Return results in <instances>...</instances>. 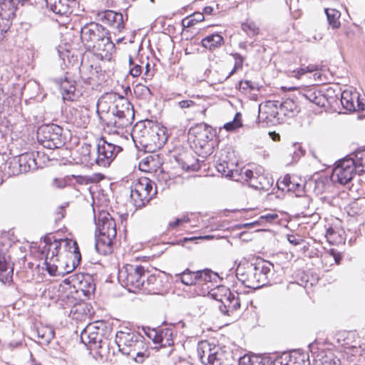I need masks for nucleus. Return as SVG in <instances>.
I'll list each match as a JSON object with an SVG mask.
<instances>
[{"instance_id":"43","label":"nucleus","mask_w":365,"mask_h":365,"mask_svg":"<svg viewBox=\"0 0 365 365\" xmlns=\"http://www.w3.org/2000/svg\"><path fill=\"white\" fill-rule=\"evenodd\" d=\"M130 74L133 77H138L142 73L143 62L139 59H133L129 56Z\"/></svg>"},{"instance_id":"3","label":"nucleus","mask_w":365,"mask_h":365,"mask_svg":"<svg viewBox=\"0 0 365 365\" xmlns=\"http://www.w3.org/2000/svg\"><path fill=\"white\" fill-rule=\"evenodd\" d=\"M109 329L103 321H96L86 326L81 333V341L91 349H98L101 356L110 357L115 354L111 339L107 334Z\"/></svg>"},{"instance_id":"48","label":"nucleus","mask_w":365,"mask_h":365,"mask_svg":"<svg viewBox=\"0 0 365 365\" xmlns=\"http://www.w3.org/2000/svg\"><path fill=\"white\" fill-rule=\"evenodd\" d=\"M242 125L241 115L240 113H236L233 120L225 123L224 125V128L227 131H233L242 127Z\"/></svg>"},{"instance_id":"28","label":"nucleus","mask_w":365,"mask_h":365,"mask_svg":"<svg viewBox=\"0 0 365 365\" xmlns=\"http://www.w3.org/2000/svg\"><path fill=\"white\" fill-rule=\"evenodd\" d=\"M115 44L110 39V37L108 35L106 37L98 41L96 45L95 48H91L90 51H92L97 56L101 59L110 61L112 55L115 52Z\"/></svg>"},{"instance_id":"18","label":"nucleus","mask_w":365,"mask_h":365,"mask_svg":"<svg viewBox=\"0 0 365 365\" xmlns=\"http://www.w3.org/2000/svg\"><path fill=\"white\" fill-rule=\"evenodd\" d=\"M277 187L282 191L292 192L296 196L304 193V181L296 175L287 174L277 182Z\"/></svg>"},{"instance_id":"19","label":"nucleus","mask_w":365,"mask_h":365,"mask_svg":"<svg viewBox=\"0 0 365 365\" xmlns=\"http://www.w3.org/2000/svg\"><path fill=\"white\" fill-rule=\"evenodd\" d=\"M339 94L330 86L321 88V108L325 112H336L339 108Z\"/></svg>"},{"instance_id":"12","label":"nucleus","mask_w":365,"mask_h":365,"mask_svg":"<svg viewBox=\"0 0 365 365\" xmlns=\"http://www.w3.org/2000/svg\"><path fill=\"white\" fill-rule=\"evenodd\" d=\"M197 352L199 359L205 365H220L225 359V351L207 341L198 344Z\"/></svg>"},{"instance_id":"27","label":"nucleus","mask_w":365,"mask_h":365,"mask_svg":"<svg viewBox=\"0 0 365 365\" xmlns=\"http://www.w3.org/2000/svg\"><path fill=\"white\" fill-rule=\"evenodd\" d=\"M46 6L53 13L68 16L73 13L76 0H46Z\"/></svg>"},{"instance_id":"47","label":"nucleus","mask_w":365,"mask_h":365,"mask_svg":"<svg viewBox=\"0 0 365 365\" xmlns=\"http://www.w3.org/2000/svg\"><path fill=\"white\" fill-rule=\"evenodd\" d=\"M322 257L323 261L328 262L331 263V264H332L333 262L336 264H339L341 259L340 255L333 250H331L330 252H325L322 255Z\"/></svg>"},{"instance_id":"6","label":"nucleus","mask_w":365,"mask_h":365,"mask_svg":"<svg viewBox=\"0 0 365 365\" xmlns=\"http://www.w3.org/2000/svg\"><path fill=\"white\" fill-rule=\"evenodd\" d=\"M45 245L42 248V252L46 253L44 264L46 269L51 275L60 276L65 274V270H61L63 264L59 261V246L56 242H52L51 237L44 238Z\"/></svg>"},{"instance_id":"49","label":"nucleus","mask_w":365,"mask_h":365,"mask_svg":"<svg viewBox=\"0 0 365 365\" xmlns=\"http://www.w3.org/2000/svg\"><path fill=\"white\" fill-rule=\"evenodd\" d=\"M317 69L316 66L310 65L306 67L300 68L297 70H294L291 72L290 76L299 78L302 75L307 73H312Z\"/></svg>"},{"instance_id":"62","label":"nucleus","mask_w":365,"mask_h":365,"mask_svg":"<svg viewBox=\"0 0 365 365\" xmlns=\"http://www.w3.org/2000/svg\"><path fill=\"white\" fill-rule=\"evenodd\" d=\"M190 16L195 24L204 20V14L201 12H195Z\"/></svg>"},{"instance_id":"40","label":"nucleus","mask_w":365,"mask_h":365,"mask_svg":"<svg viewBox=\"0 0 365 365\" xmlns=\"http://www.w3.org/2000/svg\"><path fill=\"white\" fill-rule=\"evenodd\" d=\"M217 170L225 177H229L234 180H240V175L238 170H234L229 168L228 163L225 161L218 163L216 165Z\"/></svg>"},{"instance_id":"61","label":"nucleus","mask_w":365,"mask_h":365,"mask_svg":"<svg viewBox=\"0 0 365 365\" xmlns=\"http://www.w3.org/2000/svg\"><path fill=\"white\" fill-rule=\"evenodd\" d=\"M321 364L322 365H338L337 361L331 356H329L327 355L323 357V359L321 360Z\"/></svg>"},{"instance_id":"41","label":"nucleus","mask_w":365,"mask_h":365,"mask_svg":"<svg viewBox=\"0 0 365 365\" xmlns=\"http://www.w3.org/2000/svg\"><path fill=\"white\" fill-rule=\"evenodd\" d=\"M176 277L177 280L179 279L185 285L196 284L197 282L196 272H192L189 269H186L182 273L176 274Z\"/></svg>"},{"instance_id":"11","label":"nucleus","mask_w":365,"mask_h":365,"mask_svg":"<svg viewBox=\"0 0 365 365\" xmlns=\"http://www.w3.org/2000/svg\"><path fill=\"white\" fill-rule=\"evenodd\" d=\"M212 297L222 303L220 306V312L225 315L232 316L234 312L240 307L239 294L232 293L225 287H218L217 290L212 289Z\"/></svg>"},{"instance_id":"36","label":"nucleus","mask_w":365,"mask_h":365,"mask_svg":"<svg viewBox=\"0 0 365 365\" xmlns=\"http://www.w3.org/2000/svg\"><path fill=\"white\" fill-rule=\"evenodd\" d=\"M223 43V38L218 34L209 35L202 40L203 47L210 50H214L220 47Z\"/></svg>"},{"instance_id":"30","label":"nucleus","mask_w":365,"mask_h":365,"mask_svg":"<svg viewBox=\"0 0 365 365\" xmlns=\"http://www.w3.org/2000/svg\"><path fill=\"white\" fill-rule=\"evenodd\" d=\"M163 281L155 274L145 275L143 279V287L140 292L145 294H158L163 292Z\"/></svg>"},{"instance_id":"37","label":"nucleus","mask_w":365,"mask_h":365,"mask_svg":"<svg viewBox=\"0 0 365 365\" xmlns=\"http://www.w3.org/2000/svg\"><path fill=\"white\" fill-rule=\"evenodd\" d=\"M196 276L197 278V284H208L216 282L218 279V274L210 269H204L202 271H197Z\"/></svg>"},{"instance_id":"5","label":"nucleus","mask_w":365,"mask_h":365,"mask_svg":"<svg viewBox=\"0 0 365 365\" xmlns=\"http://www.w3.org/2000/svg\"><path fill=\"white\" fill-rule=\"evenodd\" d=\"M144 278L145 270L141 265L127 264L119 272V279L130 292H140Z\"/></svg>"},{"instance_id":"57","label":"nucleus","mask_w":365,"mask_h":365,"mask_svg":"<svg viewBox=\"0 0 365 365\" xmlns=\"http://www.w3.org/2000/svg\"><path fill=\"white\" fill-rule=\"evenodd\" d=\"M287 240L289 243L294 245H300L304 243V240L299 235H288Z\"/></svg>"},{"instance_id":"20","label":"nucleus","mask_w":365,"mask_h":365,"mask_svg":"<svg viewBox=\"0 0 365 365\" xmlns=\"http://www.w3.org/2000/svg\"><path fill=\"white\" fill-rule=\"evenodd\" d=\"M270 365H309L306 353L294 350L289 354H284L273 361Z\"/></svg>"},{"instance_id":"58","label":"nucleus","mask_w":365,"mask_h":365,"mask_svg":"<svg viewBox=\"0 0 365 365\" xmlns=\"http://www.w3.org/2000/svg\"><path fill=\"white\" fill-rule=\"evenodd\" d=\"M196 105L195 102L192 100H183L178 103V106L181 109H188L194 107Z\"/></svg>"},{"instance_id":"34","label":"nucleus","mask_w":365,"mask_h":365,"mask_svg":"<svg viewBox=\"0 0 365 365\" xmlns=\"http://www.w3.org/2000/svg\"><path fill=\"white\" fill-rule=\"evenodd\" d=\"M327 22L329 28L337 29L341 26V12L335 9L327 8L324 9Z\"/></svg>"},{"instance_id":"25","label":"nucleus","mask_w":365,"mask_h":365,"mask_svg":"<svg viewBox=\"0 0 365 365\" xmlns=\"http://www.w3.org/2000/svg\"><path fill=\"white\" fill-rule=\"evenodd\" d=\"M273 264L267 261H259L254 264V274L256 279V288L267 284L271 274Z\"/></svg>"},{"instance_id":"42","label":"nucleus","mask_w":365,"mask_h":365,"mask_svg":"<svg viewBox=\"0 0 365 365\" xmlns=\"http://www.w3.org/2000/svg\"><path fill=\"white\" fill-rule=\"evenodd\" d=\"M242 30L249 36L255 37L259 34V27L252 20L247 19L241 24Z\"/></svg>"},{"instance_id":"9","label":"nucleus","mask_w":365,"mask_h":365,"mask_svg":"<svg viewBox=\"0 0 365 365\" xmlns=\"http://www.w3.org/2000/svg\"><path fill=\"white\" fill-rule=\"evenodd\" d=\"M356 163L352 158H344L339 160L334 168L326 171L330 175L332 182H337L341 185L349 183L353 178L356 170Z\"/></svg>"},{"instance_id":"52","label":"nucleus","mask_w":365,"mask_h":365,"mask_svg":"<svg viewBox=\"0 0 365 365\" xmlns=\"http://www.w3.org/2000/svg\"><path fill=\"white\" fill-rule=\"evenodd\" d=\"M258 359H259L256 356L245 355L240 358L239 363L240 365H255V364L257 362Z\"/></svg>"},{"instance_id":"14","label":"nucleus","mask_w":365,"mask_h":365,"mask_svg":"<svg viewBox=\"0 0 365 365\" xmlns=\"http://www.w3.org/2000/svg\"><path fill=\"white\" fill-rule=\"evenodd\" d=\"M108 31L101 24L91 22L81 28V38L87 50L95 48V45L108 35Z\"/></svg>"},{"instance_id":"39","label":"nucleus","mask_w":365,"mask_h":365,"mask_svg":"<svg viewBox=\"0 0 365 365\" xmlns=\"http://www.w3.org/2000/svg\"><path fill=\"white\" fill-rule=\"evenodd\" d=\"M89 309L88 305L85 303L74 304L71 309V314L73 319L76 320H84L87 318Z\"/></svg>"},{"instance_id":"8","label":"nucleus","mask_w":365,"mask_h":365,"mask_svg":"<svg viewBox=\"0 0 365 365\" xmlns=\"http://www.w3.org/2000/svg\"><path fill=\"white\" fill-rule=\"evenodd\" d=\"M63 129L55 125H46L38 129L37 138L39 143L48 149H56L64 145L65 139L62 136Z\"/></svg>"},{"instance_id":"60","label":"nucleus","mask_w":365,"mask_h":365,"mask_svg":"<svg viewBox=\"0 0 365 365\" xmlns=\"http://www.w3.org/2000/svg\"><path fill=\"white\" fill-rule=\"evenodd\" d=\"M277 218H278V215L274 212L267 213L265 215H261L259 217L261 220H264L267 222H272Z\"/></svg>"},{"instance_id":"10","label":"nucleus","mask_w":365,"mask_h":365,"mask_svg":"<svg viewBox=\"0 0 365 365\" xmlns=\"http://www.w3.org/2000/svg\"><path fill=\"white\" fill-rule=\"evenodd\" d=\"M259 115L267 114L266 118H275L279 113L282 115L292 117L298 112V106L292 99H287L280 103L279 101H268L263 106H259Z\"/></svg>"},{"instance_id":"45","label":"nucleus","mask_w":365,"mask_h":365,"mask_svg":"<svg viewBox=\"0 0 365 365\" xmlns=\"http://www.w3.org/2000/svg\"><path fill=\"white\" fill-rule=\"evenodd\" d=\"M10 272H12V269L7 262L5 255L2 253L1 250H0V279L3 280L4 277V273H6L5 275L7 277ZM6 279H7V277H6Z\"/></svg>"},{"instance_id":"22","label":"nucleus","mask_w":365,"mask_h":365,"mask_svg":"<svg viewBox=\"0 0 365 365\" xmlns=\"http://www.w3.org/2000/svg\"><path fill=\"white\" fill-rule=\"evenodd\" d=\"M342 107L349 111L364 110L365 105L359 101V93L351 90H344L341 93Z\"/></svg>"},{"instance_id":"35","label":"nucleus","mask_w":365,"mask_h":365,"mask_svg":"<svg viewBox=\"0 0 365 365\" xmlns=\"http://www.w3.org/2000/svg\"><path fill=\"white\" fill-rule=\"evenodd\" d=\"M61 91L64 101H73L77 97L76 94V86L73 83L65 80L61 84Z\"/></svg>"},{"instance_id":"46","label":"nucleus","mask_w":365,"mask_h":365,"mask_svg":"<svg viewBox=\"0 0 365 365\" xmlns=\"http://www.w3.org/2000/svg\"><path fill=\"white\" fill-rule=\"evenodd\" d=\"M319 91L317 90V88L315 87H312V88H308L305 91L304 96L311 103H313L316 104L317 106H319Z\"/></svg>"},{"instance_id":"29","label":"nucleus","mask_w":365,"mask_h":365,"mask_svg":"<svg viewBox=\"0 0 365 365\" xmlns=\"http://www.w3.org/2000/svg\"><path fill=\"white\" fill-rule=\"evenodd\" d=\"M148 336L155 344H159L160 347L171 346L174 344L173 331L171 329H163L160 331L152 329Z\"/></svg>"},{"instance_id":"64","label":"nucleus","mask_w":365,"mask_h":365,"mask_svg":"<svg viewBox=\"0 0 365 365\" xmlns=\"http://www.w3.org/2000/svg\"><path fill=\"white\" fill-rule=\"evenodd\" d=\"M52 186L56 188H63L66 186V182L63 179L54 178L52 181Z\"/></svg>"},{"instance_id":"38","label":"nucleus","mask_w":365,"mask_h":365,"mask_svg":"<svg viewBox=\"0 0 365 365\" xmlns=\"http://www.w3.org/2000/svg\"><path fill=\"white\" fill-rule=\"evenodd\" d=\"M37 334L40 343L48 344L54 337V330L49 326H41L37 328Z\"/></svg>"},{"instance_id":"31","label":"nucleus","mask_w":365,"mask_h":365,"mask_svg":"<svg viewBox=\"0 0 365 365\" xmlns=\"http://www.w3.org/2000/svg\"><path fill=\"white\" fill-rule=\"evenodd\" d=\"M102 21L120 32L124 28L123 15L111 10L105 11L101 14Z\"/></svg>"},{"instance_id":"4","label":"nucleus","mask_w":365,"mask_h":365,"mask_svg":"<svg viewBox=\"0 0 365 365\" xmlns=\"http://www.w3.org/2000/svg\"><path fill=\"white\" fill-rule=\"evenodd\" d=\"M96 225L98 235L96 239V250L103 255L112 252L113 240L116 236V225L110 215L106 212H100L95 217Z\"/></svg>"},{"instance_id":"59","label":"nucleus","mask_w":365,"mask_h":365,"mask_svg":"<svg viewBox=\"0 0 365 365\" xmlns=\"http://www.w3.org/2000/svg\"><path fill=\"white\" fill-rule=\"evenodd\" d=\"M78 264L79 262H78V260L73 258L72 265H68V264H66L65 267L62 265L61 266L60 269L65 270V274H68L72 272L74 269V268L77 267Z\"/></svg>"},{"instance_id":"33","label":"nucleus","mask_w":365,"mask_h":365,"mask_svg":"<svg viewBox=\"0 0 365 365\" xmlns=\"http://www.w3.org/2000/svg\"><path fill=\"white\" fill-rule=\"evenodd\" d=\"M51 237L52 242H56L60 244L59 250L63 248L65 251L71 255V257H73L75 259L78 260V262H80L81 257L76 241L68 238L56 240L53 237Z\"/></svg>"},{"instance_id":"53","label":"nucleus","mask_w":365,"mask_h":365,"mask_svg":"<svg viewBox=\"0 0 365 365\" xmlns=\"http://www.w3.org/2000/svg\"><path fill=\"white\" fill-rule=\"evenodd\" d=\"M325 237L329 243L334 244L336 242L338 234L331 227H329L327 230Z\"/></svg>"},{"instance_id":"1","label":"nucleus","mask_w":365,"mask_h":365,"mask_svg":"<svg viewBox=\"0 0 365 365\" xmlns=\"http://www.w3.org/2000/svg\"><path fill=\"white\" fill-rule=\"evenodd\" d=\"M97 113L104 122L109 133L123 135L124 128L134 119V109L130 103L115 93L103 95L97 102Z\"/></svg>"},{"instance_id":"56","label":"nucleus","mask_w":365,"mask_h":365,"mask_svg":"<svg viewBox=\"0 0 365 365\" xmlns=\"http://www.w3.org/2000/svg\"><path fill=\"white\" fill-rule=\"evenodd\" d=\"M356 163V169L365 166V151L359 152L356 155V159L354 160Z\"/></svg>"},{"instance_id":"2","label":"nucleus","mask_w":365,"mask_h":365,"mask_svg":"<svg viewBox=\"0 0 365 365\" xmlns=\"http://www.w3.org/2000/svg\"><path fill=\"white\" fill-rule=\"evenodd\" d=\"M111 345L114 348L116 345L119 352L130 356L137 363H143L150 355L144 337L127 327L117 331L115 341H111Z\"/></svg>"},{"instance_id":"44","label":"nucleus","mask_w":365,"mask_h":365,"mask_svg":"<svg viewBox=\"0 0 365 365\" xmlns=\"http://www.w3.org/2000/svg\"><path fill=\"white\" fill-rule=\"evenodd\" d=\"M134 93L137 97H140L144 99H149L152 96L150 88L141 83H138L135 86Z\"/></svg>"},{"instance_id":"13","label":"nucleus","mask_w":365,"mask_h":365,"mask_svg":"<svg viewBox=\"0 0 365 365\" xmlns=\"http://www.w3.org/2000/svg\"><path fill=\"white\" fill-rule=\"evenodd\" d=\"M122 148L113 143H108L104 138L98 140L96 151L95 163L99 167H108Z\"/></svg>"},{"instance_id":"21","label":"nucleus","mask_w":365,"mask_h":365,"mask_svg":"<svg viewBox=\"0 0 365 365\" xmlns=\"http://www.w3.org/2000/svg\"><path fill=\"white\" fill-rule=\"evenodd\" d=\"M73 289L76 292H81L84 296L88 297L95 291L96 287L93 280L89 274H76L70 277Z\"/></svg>"},{"instance_id":"63","label":"nucleus","mask_w":365,"mask_h":365,"mask_svg":"<svg viewBox=\"0 0 365 365\" xmlns=\"http://www.w3.org/2000/svg\"><path fill=\"white\" fill-rule=\"evenodd\" d=\"M247 88H250V90L255 89V87L252 81H241L240 83V89L246 90Z\"/></svg>"},{"instance_id":"32","label":"nucleus","mask_w":365,"mask_h":365,"mask_svg":"<svg viewBox=\"0 0 365 365\" xmlns=\"http://www.w3.org/2000/svg\"><path fill=\"white\" fill-rule=\"evenodd\" d=\"M78 157L76 163L83 165L87 167H92L96 165V151H92V147L89 144L83 143L78 151Z\"/></svg>"},{"instance_id":"7","label":"nucleus","mask_w":365,"mask_h":365,"mask_svg":"<svg viewBox=\"0 0 365 365\" xmlns=\"http://www.w3.org/2000/svg\"><path fill=\"white\" fill-rule=\"evenodd\" d=\"M155 194L153 182L147 178H140L130 187V197L138 207H142L149 202Z\"/></svg>"},{"instance_id":"15","label":"nucleus","mask_w":365,"mask_h":365,"mask_svg":"<svg viewBox=\"0 0 365 365\" xmlns=\"http://www.w3.org/2000/svg\"><path fill=\"white\" fill-rule=\"evenodd\" d=\"M9 168L10 174L14 175L36 170L38 168L36 153H25L14 157L9 163Z\"/></svg>"},{"instance_id":"54","label":"nucleus","mask_w":365,"mask_h":365,"mask_svg":"<svg viewBox=\"0 0 365 365\" xmlns=\"http://www.w3.org/2000/svg\"><path fill=\"white\" fill-rule=\"evenodd\" d=\"M10 25V21L0 17V40L3 39L4 34L9 29Z\"/></svg>"},{"instance_id":"24","label":"nucleus","mask_w":365,"mask_h":365,"mask_svg":"<svg viewBox=\"0 0 365 365\" xmlns=\"http://www.w3.org/2000/svg\"><path fill=\"white\" fill-rule=\"evenodd\" d=\"M254 269V264L246 262L240 264L236 269V277L238 280L250 288H256Z\"/></svg>"},{"instance_id":"23","label":"nucleus","mask_w":365,"mask_h":365,"mask_svg":"<svg viewBox=\"0 0 365 365\" xmlns=\"http://www.w3.org/2000/svg\"><path fill=\"white\" fill-rule=\"evenodd\" d=\"M68 118L78 128H86L90 122L89 110L85 106H78L70 108Z\"/></svg>"},{"instance_id":"50","label":"nucleus","mask_w":365,"mask_h":365,"mask_svg":"<svg viewBox=\"0 0 365 365\" xmlns=\"http://www.w3.org/2000/svg\"><path fill=\"white\" fill-rule=\"evenodd\" d=\"M192 161H195L194 158L192 157H188L185 160H179V164L180 165L181 168L187 171L189 170H195L197 167V164L196 163H190Z\"/></svg>"},{"instance_id":"55","label":"nucleus","mask_w":365,"mask_h":365,"mask_svg":"<svg viewBox=\"0 0 365 365\" xmlns=\"http://www.w3.org/2000/svg\"><path fill=\"white\" fill-rule=\"evenodd\" d=\"M292 152H293V157L292 160L294 162L298 161V160L300 158L301 156L304 155V151L302 150L301 146L299 144H294L292 145Z\"/></svg>"},{"instance_id":"16","label":"nucleus","mask_w":365,"mask_h":365,"mask_svg":"<svg viewBox=\"0 0 365 365\" xmlns=\"http://www.w3.org/2000/svg\"><path fill=\"white\" fill-rule=\"evenodd\" d=\"M71 288L70 282H67V279H65L63 284L52 286L48 289V297L55 302H59L63 306H72L75 304L76 299L71 294Z\"/></svg>"},{"instance_id":"51","label":"nucleus","mask_w":365,"mask_h":365,"mask_svg":"<svg viewBox=\"0 0 365 365\" xmlns=\"http://www.w3.org/2000/svg\"><path fill=\"white\" fill-rule=\"evenodd\" d=\"M234 57H235L234 68H232V70L230 72L229 75L225 79L228 78L232 75H233L237 71L242 69V68L244 58L238 53L235 54Z\"/></svg>"},{"instance_id":"26","label":"nucleus","mask_w":365,"mask_h":365,"mask_svg":"<svg viewBox=\"0 0 365 365\" xmlns=\"http://www.w3.org/2000/svg\"><path fill=\"white\" fill-rule=\"evenodd\" d=\"M189 135L194 137V144L202 149L209 145V142L213 136L210 128L205 125H200L190 130Z\"/></svg>"},{"instance_id":"17","label":"nucleus","mask_w":365,"mask_h":365,"mask_svg":"<svg viewBox=\"0 0 365 365\" xmlns=\"http://www.w3.org/2000/svg\"><path fill=\"white\" fill-rule=\"evenodd\" d=\"M240 180L246 181L249 186L258 190L268 191L272 185V180L264 175L259 174L250 169H242L240 172Z\"/></svg>"}]
</instances>
